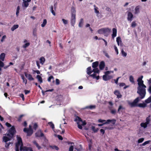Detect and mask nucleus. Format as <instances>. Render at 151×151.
<instances>
[{"label": "nucleus", "mask_w": 151, "mask_h": 151, "mask_svg": "<svg viewBox=\"0 0 151 151\" xmlns=\"http://www.w3.org/2000/svg\"><path fill=\"white\" fill-rule=\"evenodd\" d=\"M26 77L29 81H32L34 80V78L32 77V76L30 74L27 73L26 72L24 73Z\"/></svg>", "instance_id": "nucleus-14"}, {"label": "nucleus", "mask_w": 151, "mask_h": 151, "mask_svg": "<svg viewBox=\"0 0 151 151\" xmlns=\"http://www.w3.org/2000/svg\"><path fill=\"white\" fill-rule=\"evenodd\" d=\"M73 146L71 145L70 146L69 148V151H73Z\"/></svg>", "instance_id": "nucleus-58"}, {"label": "nucleus", "mask_w": 151, "mask_h": 151, "mask_svg": "<svg viewBox=\"0 0 151 151\" xmlns=\"http://www.w3.org/2000/svg\"><path fill=\"white\" fill-rule=\"evenodd\" d=\"M6 125L8 127H10L11 126V125L9 123L6 122Z\"/></svg>", "instance_id": "nucleus-64"}, {"label": "nucleus", "mask_w": 151, "mask_h": 151, "mask_svg": "<svg viewBox=\"0 0 151 151\" xmlns=\"http://www.w3.org/2000/svg\"><path fill=\"white\" fill-rule=\"evenodd\" d=\"M98 62L97 61L93 63L92 67L94 68L93 70V73L91 75V77L93 78H96L97 80H98L99 78V71L98 68H97L98 66Z\"/></svg>", "instance_id": "nucleus-1"}, {"label": "nucleus", "mask_w": 151, "mask_h": 151, "mask_svg": "<svg viewBox=\"0 0 151 151\" xmlns=\"http://www.w3.org/2000/svg\"><path fill=\"white\" fill-rule=\"evenodd\" d=\"M50 11L51 12V13H52L53 15L55 16V13L53 10V7L52 6L51 7Z\"/></svg>", "instance_id": "nucleus-44"}, {"label": "nucleus", "mask_w": 151, "mask_h": 151, "mask_svg": "<svg viewBox=\"0 0 151 151\" xmlns=\"http://www.w3.org/2000/svg\"><path fill=\"white\" fill-rule=\"evenodd\" d=\"M144 139L143 138H141L139 139L138 140V143H140L142 142L144 140Z\"/></svg>", "instance_id": "nucleus-45"}, {"label": "nucleus", "mask_w": 151, "mask_h": 151, "mask_svg": "<svg viewBox=\"0 0 151 151\" xmlns=\"http://www.w3.org/2000/svg\"><path fill=\"white\" fill-rule=\"evenodd\" d=\"M140 11V8L139 6H136L134 9L133 13L134 14L136 15L139 13Z\"/></svg>", "instance_id": "nucleus-15"}, {"label": "nucleus", "mask_w": 151, "mask_h": 151, "mask_svg": "<svg viewBox=\"0 0 151 151\" xmlns=\"http://www.w3.org/2000/svg\"><path fill=\"white\" fill-rule=\"evenodd\" d=\"M99 122L103 123L104 124H109L110 123H111L112 124L114 125L116 122V120L114 119L111 120L108 119L106 121L105 120H102L101 119H99L98 120Z\"/></svg>", "instance_id": "nucleus-9"}, {"label": "nucleus", "mask_w": 151, "mask_h": 151, "mask_svg": "<svg viewBox=\"0 0 151 151\" xmlns=\"http://www.w3.org/2000/svg\"><path fill=\"white\" fill-rule=\"evenodd\" d=\"M150 142V140H148V141H145L142 144V145L145 146V145L149 144Z\"/></svg>", "instance_id": "nucleus-47"}, {"label": "nucleus", "mask_w": 151, "mask_h": 151, "mask_svg": "<svg viewBox=\"0 0 151 151\" xmlns=\"http://www.w3.org/2000/svg\"><path fill=\"white\" fill-rule=\"evenodd\" d=\"M89 149L91 151H101L100 147H97L96 145L93 146V147L90 145H89Z\"/></svg>", "instance_id": "nucleus-11"}, {"label": "nucleus", "mask_w": 151, "mask_h": 151, "mask_svg": "<svg viewBox=\"0 0 151 151\" xmlns=\"http://www.w3.org/2000/svg\"><path fill=\"white\" fill-rule=\"evenodd\" d=\"M103 79L105 81H107L112 78L111 76L107 75L105 74L103 76Z\"/></svg>", "instance_id": "nucleus-21"}, {"label": "nucleus", "mask_w": 151, "mask_h": 151, "mask_svg": "<svg viewBox=\"0 0 151 151\" xmlns=\"http://www.w3.org/2000/svg\"><path fill=\"white\" fill-rule=\"evenodd\" d=\"M129 79L130 81L132 83H134V78L132 76H130L129 77Z\"/></svg>", "instance_id": "nucleus-39"}, {"label": "nucleus", "mask_w": 151, "mask_h": 151, "mask_svg": "<svg viewBox=\"0 0 151 151\" xmlns=\"http://www.w3.org/2000/svg\"><path fill=\"white\" fill-rule=\"evenodd\" d=\"M75 121L76 122L78 127L79 129H82V126H84L86 124V122L83 121L81 118L78 116L76 117Z\"/></svg>", "instance_id": "nucleus-7"}, {"label": "nucleus", "mask_w": 151, "mask_h": 151, "mask_svg": "<svg viewBox=\"0 0 151 151\" xmlns=\"http://www.w3.org/2000/svg\"><path fill=\"white\" fill-rule=\"evenodd\" d=\"M111 29L109 28H103L98 30V33L100 34H104L106 36H107L109 33L111 32Z\"/></svg>", "instance_id": "nucleus-6"}, {"label": "nucleus", "mask_w": 151, "mask_h": 151, "mask_svg": "<svg viewBox=\"0 0 151 151\" xmlns=\"http://www.w3.org/2000/svg\"><path fill=\"white\" fill-rule=\"evenodd\" d=\"M30 45V43L29 42L26 43L23 46L24 48H26L28 46Z\"/></svg>", "instance_id": "nucleus-48"}, {"label": "nucleus", "mask_w": 151, "mask_h": 151, "mask_svg": "<svg viewBox=\"0 0 151 151\" xmlns=\"http://www.w3.org/2000/svg\"><path fill=\"white\" fill-rule=\"evenodd\" d=\"M143 78V76H142L138 78L137 80V81L138 82V85L144 84L143 81L142 80V79Z\"/></svg>", "instance_id": "nucleus-16"}, {"label": "nucleus", "mask_w": 151, "mask_h": 151, "mask_svg": "<svg viewBox=\"0 0 151 151\" xmlns=\"http://www.w3.org/2000/svg\"><path fill=\"white\" fill-rule=\"evenodd\" d=\"M23 1L22 6L25 8L29 6V2H30L31 0H22Z\"/></svg>", "instance_id": "nucleus-13"}, {"label": "nucleus", "mask_w": 151, "mask_h": 151, "mask_svg": "<svg viewBox=\"0 0 151 151\" xmlns=\"http://www.w3.org/2000/svg\"><path fill=\"white\" fill-rule=\"evenodd\" d=\"M150 85L148 91L149 92L151 93V83L150 84H149Z\"/></svg>", "instance_id": "nucleus-59"}, {"label": "nucleus", "mask_w": 151, "mask_h": 151, "mask_svg": "<svg viewBox=\"0 0 151 151\" xmlns=\"http://www.w3.org/2000/svg\"><path fill=\"white\" fill-rule=\"evenodd\" d=\"M105 66V63L104 61H101L99 65V68L101 70H102L104 69Z\"/></svg>", "instance_id": "nucleus-20"}, {"label": "nucleus", "mask_w": 151, "mask_h": 151, "mask_svg": "<svg viewBox=\"0 0 151 151\" xmlns=\"http://www.w3.org/2000/svg\"><path fill=\"white\" fill-rule=\"evenodd\" d=\"M124 109L123 107L121 105H120L119 106L118 109V112H119L121 110H123Z\"/></svg>", "instance_id": "nucleus-53"}, {"label": "nucleus", "mask_w": 151, "mask_h": 151, "mask_svg": "<svg viewBox=\"0 0 151 151\" xmlns=\"http://www.w3.org/2000/svg\"><path fill=\"white\" fill-rule=\"evenodd\" d=\"M96 108L95 105H91L89 106H86L85 107V108H83V109H95Z\"/></svg>", "instance_id": "nucleus-22"}, {"label": "nucleus", "mask_w": 151, "mask_h": 151, "mask_svg": "<svg viewBox=\"0 0 151 151\" xmlns=\"http://www.w3.org/2000/svg\"><path fill=\"white\" fill-rule=\"evenodd\" d=\"M114 50H115V51L116 53V54L117 55H118V53H119V52H118V49L117 47L115 45H114Z\"/></svg>", "instance_id": "nucleus-54"}, {"label": "nucleus", "mask_w": 151, "mask_h": 151, "mask_svg": "<svg viewBox=\"0 0 151 151\" xmlns=\"http://www.w3.org/2000/svg\"><path fill=\"white\" fill-rule=\"evenodd\" d=\"M136 24H136L135 22L134 21L132 22L131 26L132 27H134L136 26Z\"/></svg>", "instance_id": "nucleus-51"}, {"label": "nucleus", "mask_w": 151, "mask_h": 151, "mask_svg": "<svg viewBox=\"0 0 151 151\" xmlns=\"http://www.w3.org/2000/svg\"><path fill=\"white\" fill-rule=\"evenodd\" d=\"M150 117H147L146 119V122H146V123L149 124L150 123Z\"/></svg>", "instance_id": "nucleus-52"}, {"label": "nucleus", "mask_w": 151, "mask_h": 151, "mask_svg": "<svg viewBox=\"0 0 151 151\" xmlns=\"http://www.w3.org/2000/svg\"><path fill=\"white\" fill-rule=\"evenodd\" d=\"M40 63L42 65H43L45 61V59L43 57H41L40 59Z\"/></svg>", "instance_id": "nucleus-23"}, {"label": "nucleus", "mask_w": 151, "mask_h": 151, "mask_svg": "<svg viewBox=\"0 0 151 151\" xmlns=\"http://www.w3.org/2000/svg\"><path fill=\"white\" fill-rule=\"evenodd\" d=\"M37 30L36 28H35L33 29V35L34 36H36L37 35Z\"/></svg>", "instance_id": "nucleus-37"}, {"label": "nucleus", "mask_w": 151, "mask_h": 151, "mask_svg": "<svg viewBox=\"0 0 151 151\" xmlns=\"http://www.w3.org/2000/svg\"><path fill=\"white\" fill-rule=\"evenodd\" d=\"M57 137L58 139L60 140H62L63 139L62 137L60 135H58Z\"/></svg>", "instance_id": "nucleus-63"}, {"label": "nucleus", "mask_w": 151, "mask_h": 151, "mask_svg": "<svg viewBox=\"0 0 151 151\" xmlns=\"http://www.w3.org/2000/svg\"><path fill=\"white\" fill-rule=\"evenodd\" d=\"M5 56V54L4 53H2L0 55V59L2 61H4Z\"/></svg>", "instance_id": "nucleus-24"}, {"label": "nucleus", "mask_w": 151, "mask_h": 151, "mask_svg": "<svg viewBox=\"0 0 151 151\" xmlns=\"http://www.w3.org/2000/svg\"><path fill=\"white\" fill-rule=\"evenodd\" d=\"M104 54L105 56L108 58H110V56L106 52H104Z\"/></svg>", "instance_id": "nucleus-55"}, {"label": "nucleus", "mask_w": 151, "mask_h": 151, "mask_svg": "<svg viewBox=\"0 0 151 151\" xmlns=\"http://www.w3.org/2000/svg\"><path fill=\"white\" fill-rule=\"evenodd\" d=\"M24 131L27 133V135L28 136H30L33 133L32 130L31 125L29 126V128L28 129H27L26 128H24Z\"/></svg>", "instance_id": "nucleus-10"}, {"label": "nucleus", "mask_w": 151, "mask_h": 151, "mask_svg": "<svg viewBox=\"0 0 151 151\" xmlns=\"http://www.w3.org/2000/svg\"><path fill=\"white\" fill-rule=\"evenodd\" d=\"M145 102L146 103H149L151 102V97H150L147 99L146 100Z\"/></svg>", "instance_id": "nucleus-38"}, {"label": "nucleus", "mask_w": 151, "mask_h": 151, "mask_svg": "<svg viewBox=\"0 0 151 151\" xmlns=\"http://www.w3.org/2000/svg\"><path fill=\"white\" fill-rule=\"evenodd\" d=\"M50 147L53 149H55L57 150H59L58 147L56 146H50Z\"/></svg>", "instance_id": "nucleus-40"}, {"label": "nucleus", "mask_w": 151, "mask_h": 151, "mask_svg": "<svg viewBox=\"0 0 151 151\" xmlns=\"http://www.w3.org/2000/svg\"><path fill=\"white\" fill-rule=\"evenodd\" d=\"M114 94L116 96L117 98H120L122 97V95L120 94V92L118 90H116L114 92Z\"/></svg>", "instance_id": "nucleus-19"}, {"label": "nucleus", "mask_w": 151, "mask_h": 151, "mask_svg": "<svg viewBox=\"0 0 151 151\" xmlns=\"http://www.w3.org/2000/svg\"><path fill=\"white\" fill-rule=\"evenodd\" d=\"M62 21L63 22V23L65 25L68 24V21L67 20L63 19H62Z\"/></svg>", "instance_id": "nucleus-46"}, {"label": "nucleus", "mask_w": 151, "mask_h": 151, "mask_svg": "<svg viewBox=\"0 0 151 151\" xmlns=\"http://www.w3.org/2000/svg\"><path fill=\"white\" fill-rule=\"evenodd\" d=\"M71 22V25L74 26L76 22V10L73 8H72Z\"/></svg>", "instance_id": "nucleus-8"}, {"label": "nucleus", "mask_w": 151, "mask_h": 151, "mask_svg": "<svg viewBox=\"0 0 151 151\" xmlns=\"http://www.w3.org/2000/svg\"><path fill=\"white\" fill-rule=\"evenodd\" d=\"M56 83L57 85H58L60 83V81L58 79H56Z\"/></svg>", "instance_id": "nucleus-60"}, {"label": "nucleus", "mask_w": 151, "mask_h": 151, "mask_svg": "<svg viewBox=\"0 0 151 151\" xmlns=\"http://www.w3.org/2000/svg\"><path fill=\"white\" fill-rule=\"evenodd\" d=\"M94 10H95V12L97 14H98L99 13V11L97 10L98 9V8L96 7L95 6H94Z\"/></svg>", "instance_id": "nucleus-50"}, {"label": "nucleus", "mask_w": 151, "mask_h": 151, "mask_svg": "<svg viewBox=\"0 0 151 151\" xmlns=\"http://www.w3.org/2000/svg\"><path fill=\"white\" fill-rule=\"evenodd\" d=\"M87 73L91 77V74L93 72V70H91V67H88L86 71Z\"/></svg>", "instance_id": "nucleus-17"}, {"label": "nucleus", "mask_w": 151, "mask_h": 151, "mask_svg": "<svg viewBox=\"0 0 151 151\" xmlns=\"http://www.w3.org/2000/svg\"><path fill=\"white\" fill-rule=\"evenodd\" d=\"M37 127V124L35 123L33 126V128L35 129H36Z\"/></svg>", "instance_id": "nucleus-61"}, {"label": "nucleus", "mask_w": 151, "mask_h": 151, "mask_svg": "<svg viewBox=\"0 0 151 151\" xmlns=\"http://www.w3.org/2000/svg\"><path fill=\"white\" fill-rule=\"evenodd\" d=\"M48 124L50 126V127H51L52 129L54 130L55 127L54 125L53 124V123L51 122H50L48 123Z\"/></svg>", "instance_id": "nucleus-32"}, {"label": "nucleus", "mask_w": 151, "mask_h": 151, "mask_svg": "<svg viewBox=\"0 0 151 151\" xmlns=\"http://www.w3.org/2000/svg\"><path fill=\"white\" fill-rule=\"evenodd\" d=\"M33 143L36 146L38 149L40 150L41 148V147L39 145L38 143L35 141H33Z\"/></svg>", "instance_id": "nucleus-33"}, {"label": "nucleus", "mask_w": 151, "mask_h": 151, "mask_svg": "<svg viewBox=\"0 0 151 151\" xmlns=\"http://www.w3.org/2000/svg\"><path fill=\"white\" fill-rule=\"evenodd\" d=\"M36 136L37 137H43L44 136L43 134L41 131H39L35 134Z\"/></svg>", "instance_id": "nucleus-26"}, {"label": "nucleus", "mask_w": 151, "mask_h": 151, "mask_svg": "<svg viewBox=\"0 0 151 151\" xmlns=\"http://www.w3.org/2000/svg\"><path fill=\"white\" fill-rule=\"evenodd\" d=\"M53 76H51L48 78V81L49 82H50L51 79H53Z\"/></svg>", "instance_id": "nucleus-56"}, {"label": "nucleus", "mask_w": 151, "mask_h": 151, "mask_svg": "<svg viewBox=\"0 0 151 151\" xmlns=\"http://www.w3.org/2000/svg\"><path fill=\"white\" fill-rule=\"evenodd\" d=\"M4 66V63L0 60V71H1V67H3Z\"/></svg>", "instance_id": "nucleus-41"}, {"label": "nucleus", "mask_w": 151, "mask_h": 151, "mask_svg": "<svg viewBox=\"0 0 151 151\" xmlns=\"http://www.w3.org/2000/svg\"><path fill=\"white\" fill-rule=\"evenodd\" d=\"M117 30L115 28L112 29V37L113 39H114L116 36Z\"/></svg>", "instance_id": "nucleus-18"}, {"label": "nucleus", "mask_w": 151, "mask_h": 151, "mask_svg": "<svg viewBox=\"0 0 151 151\" xmlns=\"http://www.w3.org/2000/svg\"><path fill=\"white\" fill-rule=\"evenodd\" d=\"M20 96L21 97L23 101L24 100V95L23 94H21L20 95Z\"/></svg>", "instance_id": "nucleus-62"}, {"label": "nucleus", "mask_w": 151, "mask_h": 151, "mask_svg": "<svg viewBox=\"0 0 151 151\" xmlns=\"http://www.w3.org/2000/svg\"><path fill=\"white\" fill-rule=\"evenodd\" d=\"M19 27V25L18 24L14 25L11 28V30L12 31H13L15 29L18 28Z\"/></svg>", "instance_id": "nucleus-27"}, {"label": "nucleus", "mask_w": 151, "mask_h": 151, "mask_svg": "<svg viewBox=\"0 0 151 151\" xmlns=\"http://www.w3.org/2000/svg\"><path fill=\"white\" fill-rule=\"evenodd\" d=\"M23 80V82L25 83V84L26 85L27 83V80L25 78L24 76L23 75H22L21 76Z\"/></svg>", "instance_id": "nucleus-31"}, {"label": "nucleus", "mask_w": 151, "mask_h": 151, "mask_svg": "<svg viewBox=\"0 0 151 151\" xmlns=\"http://www.w3.org/2000/svg\"><path fill=\"white\" fill-rule=\"evenodd\" d=\"M17 142L20 146V151H22V150L25 151H33L31 148L27 147H23L21 138L18 136H17Z\"/></svg>", "instance_id": "nucleus-5"}, {"label": "nucleus", "mask_w": 151, "mask_h": 151, "mask_svg": "<svg viewBox=\"0 0 151 151\" xmlns=\"http://www.w3.org/2000/svg\"><path fill=\"white\" fill-rule=\"evenodd\" d=\"M47 23V20L46 19H44L43 20L42 23L41 24V26L42 27H44L45 26Z\"/></svg>", "instance_id": "nucleus-35"}, {"label": "nucleus", "mask_w": 151, "mask_h": 151, "mask_svg": "<svg viewBox=\"0 0 151 151\" xmlns=\"http://www.w3.org/2000/svg\"><path fill=\"white\" fill-rule=\"evenodd\" d=\"M141 97H137L133 102L129 101H128V103L131 107L138 106L140 107L144 108L146 106V104L145 103H140L138 104L137 103L141 99Z\"/></svg>", "instance_id": "nucleus-2"}, {"label": "nucleus", "mask_w": 151, "mask_h": 151, "mask_svg": "<svg viewBox=\"0 0 151 151\" xmlns=\"http://www.w3.org/2000/svg\"><path fill=\"white\" fill-rule=\"evenodd\" d=\"M127 20L128 21H130L131 22L132 19V18L133 17V15L132 13L129 11H128L127 12Z\"/></svg>", "instance_id": "nucleus-12"}, {"label": "nucleus", "mask_w": 151, "mask_h": 151, "mask_svg": "<svg viewBox=\"0 0 151 151\" xmlns=\"http://www.w3.org/2000/svg\"><path fill=\"white\" fill-rule=\"evenodd\" d=\"M15 132V128L14 127H12L9 130L8 133L7 134L8 137L4 136L3 137V141L5 142H6L9 141L14 134Z\"/></svg>", "instance_id": "nucleus-4"}, {"label": "nucleus", "mask_w": 151, "mask_h": 151, "mask_svg": "<svg viewBox=\"0 0 151 151\" xmlns=\"http://www.w3.org/2000/svg\"><path fill=\"white\" fill-rule=\"evenodd\" d=\"M92 130L94 132H96L98 130V129L97 128H95L94 127L92 126L91 127Z\"/></svg>", "instance_id": "nucleus-42"}, {"label": "nucleus", "mask_w": 151, "mask_h": 151, "mask_svg": "<svg viewBox=\"0 0 151 151\" xmlns=\"http://www.w3.org/2000/svg\"><path fill=\"white\" fill-rule=\"evenodd\" d=\"M114 73L113 71H107L105 72V74L106 75H108L109 74H110L111 73Z\"/></svg>", "instance_id": "nucleus-49"}, {"label": "nucleus", "mask_w": 151, "mask_h": 151, "mask_svg": "<svg viewBox=\"0 0 151 151\" xmlns=\"http://www.w3.org/2000/svg\"><path fill=\"white\" fill-rule=\"evenodd\" d=\"M36 78L38 79V81L40 83H41L42 82V77L39 75H37L36 76Z\"/></svg>", "instance_id": "nucleus-28"}, {"label": "nucleus", "mask_w": 151, "mask_h": 151, "mask_svg": "<svg viewBox=\"0 0 151 151\" xmlns=\"http://www.w3.org/2000/svg\"><path fill=\"white\" fill-rule=\"evenodd\" d=\"M36 63L38 67V68L40 69V65L39 61L37 60L36 61Z\"/></svg>", "instance_id": "nucleus-57"}, {"label": "nucleus", "mask_w": 151, "mask_h": 151, "mask_svg": "<svg viewBox=\"0 0 151 151\" xmlns=\"http://www.w3.org/2000/svg\"><path fill=\"white\" fill-rule=\"evenodd\" d=\"M137 87V93L141 96V99H143L145 96L146 94V86L144 84L138 85Z\"/></svg>", "instance_id": "nucleus-3"}, {"label": "nucleus", "mask_w": 151, "mask_h": 151, "mask_svg": "<svg viewBox=\"0 0 151 151\" xmlns=\"http://www.w3.org/2000/svg\"><path fill=\"white\" fill-rule=\"evenodd\" d=\"M148 124L146 123V122L142 123L140 124V126L144 128H146L147 127V125Z\"/></svg>", "instance_id": "nucleus-30"}, {"label": "nucleus", "mask_w": 151, "mask_h": 151, "mask_svg": "<svg viewBox=\"0 0 151 151\" xmlns=\"http://www.w3.org/2000/svg\"><path fill=\"white\" fill-rule=\"evenodd\" d=\"M116 42L117 43L118 45H121L122 44V41L120 37H117L116 40Z\"/></svg>", "instance_id": "nucleus-25"}, {"label": "nucleus", "mask_w": 151, "mask_h": 151, "mask_svg": "<svg viewBox=\"0 0 151 151\" xmlns=\"http://www.w3.org/2000/svg\"><path fill=\"white\" fill-rule=\"evenodd\" d=\"M78 147H75V149L78 151H81L82 149L81 145H79Z\"/></svg>", "instance_id": "nucleus-34"}, {"label": "nucleus", "mask_w": 151, "mask_h": 151, "mask_svg": "<svg viewBox=\"0 0 151 151\" xmlns=\"http://www.w3.org/2000/svg\"><path fill=\"white\" fill-rule=\"evenodd\" d=\"M121 53L122 55L124 57H126L127 55V54L126 52H124V50L122 49L121 51Z\"/></svg>", "instance_id": "nucleus-43"}, {"label": "nucleus", "mask_w": 151, "mask_h": 151, "mask_svg": "<svg viewBox=\"0 0 151 151\" xmlns=\"http://www.w3.org/2000/svg\"><path fill=\"white\" fill-rule=\"evenodd\" d=\"M83 22L84 21L83 19L82 18L81 19L78 25V26L80 27H82Z\"/></svg>", "instance_id": "nucleus-29"}, {"label": "nucleus", "mask_w": 151, "mask_h": 151, "mask_svg": "<svg viewBox=\"0 0 151 151\" xmlns=\"http://www.w3.org/2000/svg\"><path fill=\"white\" fill-rule=\"evenodd\" d=\"M19 145L18 143V142L16 143V151H19Z\"/></svg>", "instance_id": "nucleus-36"}]
</instances>
